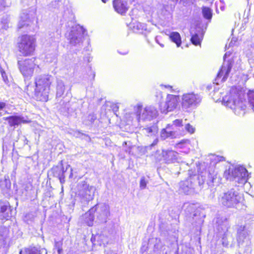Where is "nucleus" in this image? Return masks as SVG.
Returning <instances> with one entry per match:
<instances>
[{
  "instance_id": "nucleus-1",
  "label": "nucleus",
  "mask_w": 254,
  "mask_h": 254,
  "mask_svg": "<svg viewBox=\"0 0 254 254\" xmlns=\"http://www.w3.org/2000/svg\"><path fill=\"white\" fill-rule=\"evenodd\" d=\"M54 79L50 75L38 76L33 84L30 83L26 86L27 94L37 101L47 102L49 99L50 85Z\"/></svg>"
},
{
  "instance_id": "nucleus-2",
  "label": "nucleus",
  "mask_w": 254,
  "mask_h": 254,
  "mask_svg": "<svg viewBox=\"0 0 254 254\" xmlns=\"http://www.w3.org/2000/svg\"><path fill=\"white\" fill-rule=\"evenodd\" d=\"M243 96L241 91H238L236 88H232L229 94L223 97V103L225 106L233 110L235 114L239 116L244 115L246 106Z\"/></svg>"
},
{
  "instance_id": "nucleus-3",
  "label": "nucleus",
  "mask_w": 254,
  "mask_h": 254,
  "mask_svg": "<svg viewBox=\"0 0 254 254\" xmlns=\"http://www.w3.org/2000/svg\"><path fill=\"white\" fill-rule=\"evenodd\" d=\"M243 200L242 194L237 187L231 188L222 193L219 196L220 204L226 208H237Z\"/></svg>"
},
{
  "instance_id": "nucleus-4",
  "label": "nucleus",
  "mask_w": 254,
  "mask_h": 254,
  "mask_svg": "<svg viewBox=\"0 0 254 254\" xmlns=\"http://www.w3.org/2000/svg\"><path fill=\"white\" fill-rule=\"evenodd\" d=\"M21 2L24 6L31 5L29 11L24 10L20 15V20L18 23V28L21 29L24 26H28L33 22L36 15V8L34 7L36 3V0H21Z\"/></svg>"
},
{
  "instance_id": "nucleus-5",
  "label": "nucleus",
  "mask_w": 254,
  "mask_h": 254,
  "mask_svg": "<svg viewBox=\"0 0 254 254\" xmlns=\"http://www.w3.org/2000/svg\"><path fill=\"white\" fill-rule=\"evenodd\" d=\"M96 188L87 184L85 182H81L79 185V190L76 194V199H78L82 205L87 204L93 200Z\"/></svg>"
},
{
  "instance_id": "nucleus-6",
  "label": "nucleus",
  "mask_w": 254,
  "mask_h": 254,
  "mask_svg": "<svg viewBox=\"0 0 254 254\" xmlns=\"http://www.w3.org/2000/svg\"><path fill=\"white\" fill-rule=\"evenodd\" d=\"M35 38L31 36L23 35L18 39L17 46L18 51L23 56L31 55L35 50Z\"/></svg>"
},
{
  "instance_id": "nucleus-7",
  "label": "nucleus",
  "mask_w": 254,
  "mask_h": 254,
  "mask_svg": "<svg viewBox=\"0 0 254 254\" xmlns=\"http://www.w3.org/2000/svg\"><path fill=\"white\" fill-rule=\"evenodd\" d=\"M227 179L237 182L239 184L244 185L247 182L248 172L243 166H238L234 169H229L224 173Z\"/></svg>"
},
{
  "instance_id": "nucleus-8",
  "label": "nucleus",
  "mask_w": 254,
  "mask_h": 254,
  "mask_svg": "<svg viewBox=\"0 0 254 254\" xmlns=\"http://www.w3.org/2000/svg\"><path fill=\"white\" fill-rule=\"evenodd\" d=\"M203 176L193 175L190 176L186 180L180 183V191L186 194H190L194 192L195 187L198 184L199 186L204 183Z\"/></svg>"
},
{
  "instance_id": "nucleus-9",
  "label": "nucleus",
  "mask_w": 254,
  "mask_h": 254,
  "mask_svg": "<svg viewBox=\"0 0 254 254\" xmlns=\"http://www.w3.org/2000/svg\"><path fill=\"white\" fill-rule=\"evenodd\" d=\"M202 97L197 93L194 92L185 93L182 96L181 106L183 111H188L189 109H193L199 105Z\"/></svg>"
},
{
  "instance_id": "nucleus-10",
  "label": "nucleus",
  "mask_w": 254,
  "mask_h": 254,
  "mask_svg": "<svg viewBox=\"0 0 254 254\" xmlns=\"http://www.w3.org/2000/svg\"><path fill=\"white\" fill-rule=\"evenodd\" d=\"M86 31L82 26L79 25L73 26L70 32L67 35V39L69 40L71 45L73 46H80L82 43V39Z\"/></svg>"
},
{
  "instance_id": "nucleus-11",
  "label": "nucleus",
  "mask_w": 254,
  "mask_h": 254,
  "mask_svg": "<svg viewBox=\"0 0 254 254\" xmlns=\"http://www.w3.org/2000/svg\"><path fill=\"white\" fill-rule=\"evenodd\" d=\"M216 223L217 224V229L218 231V234L222 237V244L224 247H227L229 245L228 237L229 236L228 230L229 228V223L226 218H218Z\"/></svg>"
},
{
  "instance_id": "nucleus-12",
  "label": "nucleus",
  "mask_w": 254,
  "mask_h": 254,
  "mask_svg": "<svg viewBox=\"0 0 254 254\" xmlns=\"http://www.w3.org/2000/svg\"><path fill=\"white\" fill-rule=\"evenodd\" d=\"M92 208H96L94 213L96 221L99 223H106L110 214L109 206L105 203L97 204Z\"/></svg>"
},
{
  "instance_id": "nucleus-13",
  "label": "nucleus",
  "mask_w": 254,
  "mask_h": 254,
  "mask_svg": "<svg viewBox=\"0 0 254 254\" xmlns=\"http://www.w3.org/2000/svg\"><path fill=\"white\" fill-rule=\"evenodd\" d=\"M142 106H137L136 114L138 122L145 120H151L155 118L158 115V111L153 106L146 107L144 108L142 114L140 113Z\"/></svg>"
},
{
  "instance_id": "nucleus-14",
  "label": "nucleus",
  "mask_w": 254,
  "mask_h": 254,
  "mask_svg": "<svg viewBox=\"0 0 254 254\" xmlns=\"http://www.w3.org/2000/svg\"><path fill=\"white\" fill-rule=\"evenodd\" d=\"M34 59H27L23 61H19L18 64L21 73L24 77H30L32 75L34 69L36 66L34 63Z\"/></svg>"
},
{
  "instance_id": "nucleus-15",
  "label": "nucleus",
  "mask_w": 254,
  "mask_h": 254,
  "mask_svg": "<svg viewBox=\"0 0 254 254\" xmlns=\"http://www.w3.org/2000/svg\"><path fill=\"white\" fill-rule=\"evenodd\" d=\"M180 98L179 96L169 94L167 95L166 102L160 105L161 113L167 114L173 111L177 107Z\"/></svg>"
},
{
  "instance_id": "nucleus-16",
  "label": "nucleus",
  "mask_w": 254,
  "mask_h": 254,
  "mask_svg": "<svg viewBox=\"0 0 254 254\" xmlns=\"http://www.w3.org/2000/svg\"><path fill=\"white\" fill-rule=\"evenodd\" d=\"M206 174H207V179L206 178L204 179L206 180L207 184L209 186H218L220 184V177L218 176L217 172L216 171L214 166H209Z\"/></svg>"
},
{
  "instance_id": "nucleus-17",
  "label": "nucleus",
  "mask_w": 254,
  "mask_h": 254,
  "mask_svg": "<svg viewBox=\"0 0 254 254\" xmlns=\"http://www.w3.org/2000/svg\"><path fill=\"white\" fill-rule=\"evenodd\" d=\"M251 232L245 227L240 228L238 231L237 242L239 247L248 246L250 244Z\"/></svg>"
},
{
  "instance_id": "nucleus-18",
  "label": "nucleus",
  "mask_w": 254,
  "mask_h": 254,
  "mask_svg": "<svg viewBox=\"0 0 254 254\" xmlns=\"http://www.w3.org/2000/svg\"><path fill=\"white\" fill-rule=\"evenodd\" d=\"M233 66V62L231 60H228L227 62H224L222 65L221 69L217 73V77L215 79L216 84H219L218 80L222 76L223 78L221 79L222 81H225L231 70Z\"/></svg>"
},
{
  "instance_id": "nucleus-19",
  "label": "nucleus",
  "mask_w": 254,
  "mask_h": 254,
  "mask_svg": "<svg viewBox=\"0 0 254 254\" xmlns=\"http://www.w3.org/2000/svg\"><path fill=\"white\" fill-rule=\"evenodd\" d=\"M12 216V209L7 201H0V220L1 222L9 220Z\"/></svg>"
},
{
  "instance_id": "nucleus-20",
  "label": "nucleus",
  "mask_w": 254,
  "mask_h": 254,
  "mask_svg": "<svg viewBox=\"0 0 254 254\" xmlns=\"http://www.w3.org/2000/svg\"><path fill=\"white\" fill-rule=\"evenodd\" d=\"M70 167L69 165H67L66 169L64 170L63 165V161H61L59 165L52 167L51 170V172L54 177H57L59 179L61 184H63L65 182L64 173L66 171L67 169Z\"/></svg>"
},
{
  "instance_id": "nucleus-21",
  "label": "nucleus",
  "mask_w": 254,
  "mask_h": 254,
  "mask_svg": "<svg viewBox=\"0 0 254 254\" xmlns=\"http://www.w3.org/2000/svg\"><path fill=\"white\" fill-rule=\"evenodd\" d=\"M4 120L8 122L9 126L14 127L21 124H26L29 122L27 118H25L22 116H10L6 117Z\"/></svg>"
},
{
  "instance_id": "nucleus-22",
  "label": "nucleus",
  "mask_w": 254,
  "mask_h": 254,
  "mask_svg": "<svg viewBox=\"0 0 254 254\" xmlns=\"http://www.w3.org/2000/svg\"><path fill=\"white\" fill-rule=\"evenodd\" d=\"M162 155L163 160L167 164L174 163L178 160V153L172 150H163Z\"/></svg>"
},
{
  "instance_id": "nucleus-23",
  "label": "nucleus",
  "mask_w": 254,
  "mask_h": 254,
  "mask_svg": "<svg viewBox=\"0 0 254 254\" xmlns=\"http://www.w3.org/2000/svg\"><path fill=\"white\" fill-rule=\"evenodd\" d=\"M113 3L115 10L121 14L126 13L128 10L127 0H114Z\"/></svg>"
},
{
  "instance_id": "nucleus-24",
  "label": "nucleus",
  "mask_w": 254,
  "mask_h": 254,
  "mask_svg": "<svg viewBox=\"0 0 254 254\" xmlns=\"http://www.w3.org/2000/svg\"><path fill=\"white\" fill-rule=\"evenodd\" d=\"M183 208L187 215H190V217L194 218L197 216L198 211L197 210V206L193 203L189 202L185 203L183 205Z\"/></svg>"
},
{
  "instance_id": "nucleus-25",
  "label": "nucleus",
  "mask_w": 254,
  "mask_h": 254,
  "mask_svg": "<svg viewBox=\"0 0 254 254\" xmlns=\"http://www.w3.org/2000/svg\"><path fill=\"white\" fill-rule=\"evenodd\" d=\"M91 241L93 245H99L100 246L103 245L105 247V245L108 244V239L104 235L98 234L95 236L92 235Z\"/></svg>"
},
{
  "instance_id": "nucleus-26",
  "label": "nucleus",
  "mask_w": 254,
  "mask_h": 254,
  "mask_svg": "<svg viewBox=\"0 0 254 254\" xmlns=\"http://www.w3.org/2000/svg\"><path fill=\"white\" fill-rule=\"evenodd\" d=\"M176 135V130L172 129L171 126L168 124L165 128H163L161 132V138L165 140L168 138H174Z\"/></svg>"
},
{
  "instance_id": "nucleus-27",
  "label": "nucleus",
  "mask_w": 254,
  "mask_h": 254,
  "mask_svg": "<svg viewBox=\"0 0 254 254\" xmlns=\"http://www.w3.org/2000/svg\"><path fill=\"white\" fill-rule=\"evenodd\" d=\"M143 134L148 136H156L158 131V127L156 124L147 126L142 129Z\"/></svg>"
},
{
  "instance_id": "nucleus-28",
  "label": "nucleus",
  "mask_w": 254,
  "mask_h": 254,
  "mask_svg": "<svg viewBox=\"0 0 254 254\" xmlns=\"http://www.w3.org/2000/svg\"><path fill=\"white\" fill-rule=\"evenodd\" d=\"M65 89V87L64 82L61 79H58L56 85V99L58 100L59 99L63 97Z\"/></svg>"
},
{
  "instance_id": "nucleus-29",
  "label": "nucleus",
  "mask_w": 254,
  "mask_h": 254,
  "mask_svg": "<svg viewBox=\"0 0 254 254\" xmlns=\"http://www.w3.org/2000/svg\"><path fill=\"white\" fill-rule=\"evenodd\" d=\"M130 27L134 32L137 33H143L147 29L146 24L136 21L131 24Z\"/></svg>"
},
{
  "instance_id": "nucleus-30",
  "label": "nucleus",
  "mask_w": 254,
  "mask_h": 254,
  "mask_svg": "<svg viewBox=\"0 0 254 254\" xmlns=\"http://www.w3.org/2000/svg\"><path fill=\"white\" fill-rule=\"evenodd\" d=\"M95 211L96 208L92 207L84 216V221L89 226L93 225L94 218L95 216L94 213L95 212Z\"/></svg>"
},
{
  "instance_id": "nucleus-31",
  "label": "nucleus",
  "mask_w": 254,
  "mask_h": 254,
  "mask_svg": "<svg viewBox=\"0 0 254 254\" xmlns=\"http://www.w3.org/2000/svg\"><path fill=\"white\" fill-rule=\"evenodd\" d=\"M170 40L175 43L177 47L181 46L182 40L180 34L177 32H172L169 35Z\"/></svg>"
},
{
  "instance_id": "nucleus-32",
  "label": "nucleus",
  "mask_w": 254,
  "mask_h": 254,
  "mask_svg": "<svg viewBox=\"0 0 254 254\" xmlns=\"http://www.w3.org/2000/svg\"><path fill=\"white\" fill-rule=\"evenodd\" d=\"M19 254H41L40 250L35 247H29L21 250Z\"/></svg>"
},
{
  "instance_id": "nucleus-33",
  "label": "nucleus",
  "mask_w": 254,
  "mask_h": 254,
  "mask_svg": "<svg viewBox=\"0 0 254 254\" xmlns=\"http://www.w3.org/2000/svg\"><path fill=\"white\" fill-rule=\"evenodd\" d=\"M11 186L10 182L9 179H1L0 180V188L3 191H7Z\"/></svg>"
},
{
  "instance_id": "nucleus-34",
  "label": "nucleus",
  "mask_w": 254,
  "mask_h": 254,
  "mask_svg": "<svg viewBox=\"0 0 254 254\" xmlns=\"http://www.w3.org/2000/svg\"><path fill=\"white\" fill-rule=\"evenodd\" d=\"M9 28V19L7 15L3 16L0 21V30H6Z\"/></svg>"
},
{
  "instance_id": "nucleus-35",
  "label": "nucleus",
  "mask_w": 254,
  "mask_h": 254,
  "mask_svg": "<svg viewBox=\"0 0 254 254\" xmlns=\"http://www.w3.org/2000/svg\"><path fill=\"white\" fill-rule=\"evenodd\" d=\"M8 229L4 226H0V241H3L8 235Z\"/></svg>"
},
{
  "instance_id": "nucleus-36",
  "label": "nucleus",
  "mask_w": 254,
  "mask_h": 254,
  "mask_svg": "<svg viewBox=\"0 0 254 254\" xmlns=\"http://www.w3.org/2000/svg\"><path fill=\"white\" fill-rule=\"evenodd\" d=\"M63 2L62 0H58L51 2L49 4V8L52 10H54L55 9H59L62 6Z\"/></svg>"
},
{
  "instance_id": "nucleus-37",
  "label": "nucleus",
  "mask_w": 254,
  "mask_h": 254,
  "mask_svg": "<svg viewBox=\"0 0 254 254\" xmlns=\"http://www.w3.org/2000/svg\"><path fill=\"white\" fill-rule=\"evenodd\" d=\"M248 100L250 106L254 112V90H250L248 92Z\"/></svg>"
},
{
  "instance_id": "nucleus-38",
  "label": "nucleus",
  "mask_w": 254,
  "mask_h": 254,
  "mask_svg": "<svg viewBox=\"0 0 254 254\" xmlns=\"http://www.w3.org/2000/svg\"><path fill=\"white\" fill-rule=\"evenodd\" d=\"M202 14L203 17L208 20H210L212 18V11L210 8L207 7H203Z\"/></svg>"
},
{
  "instance_id": "nucleus-39",
  "label": "nucleus",
  "mask_w": 254,
  "mask_h": 254,
  "mask_svg": "<svg viewBox=\"0 0 254 254\" xmlns=\"http://www.w3.org/2000/svg\"><path fill=\"white\" fill-rule=\"evenodd\" d=\"M182 120H175V121H173V123L172 125H170V126H171V127L172 128V129L174 130H176L177 131V127H179L178 128V129L179 130H180V128H182V129H183V125L182 124Z\"/></svg>"
},
{
  "instance_id": "nucleus-40",
  "label": "nucleus",
  "mask_w": 254,
  "mask_h": 254,
  "mask_svg": "<svg viewBox=\"0 0 254 254\" xmlns=\"http://www.w3.org/2000/svg\"><path fill=\"white\" fill-rule=\"evenodd\" d=\"M190 41L192 44L195 46L200 45L201 39L200 38L197 34H194L191 36Z\"/></svg>"
},
{
  "instance_id": "nucleus-41",
  "label": "nucleus",
  "mask_w": 254,
  "mask_h": 254,
  "mask_svg": "<svg viewBox=\"0 0 254 254\" xmlns=\"http://www.w3.org/2000/svg\"><path fill=\"white\" fill-rule=\"evenodd\" d=\"M97 119L96 115L94 113H91L88 115L87 117V121L86 124L87 125H92L94 121Z\"/></svg>"
},
{
  "instance_id": "nucleus-42",
  "label": "nucleus",
  "mask_w": 254,
  "mask_h": 254,
  "mask_svg": "<svg viewBox=\"0 0 254 254\" xmlns=\"http://www.w3.org/2000/svg\"><path fill=\"white\" fill-rule=\"evenodd\" d=\"M51 40L54 42H59L60 38V34L57 31L56 33H52L50 34Z\"/></svg>"
},
{
  "instance_id": "nucleus-43",
  "label": "nucleus",
  "mask_w": 254,
  "mask_h": 254,
  "mask_svg": "<svg viewBox=\"0 0 254 254\" xmlns=\"http://www.w3.org/2000/svg\"><path fill=\"white\" fill-rule=\"evenodd\" d=\"M10 2L6 0H0V12L3 11L6 7L9 6Z\"/></svg>"
},
{
  "instance_id": "nucleus-44",
  "label": "nucleus",
  "mask_w": 254,
  "mask_h": 254,
  "mask_svg": "<svg viewBox=\"0 0 254 254\" xmlns=\"http://www.w3.org/2000/svg\"><path fill=\"white\" fill-rule=\"evenodd\" d=\"M158 139L157 138H155L153 140V142L147 146H145V149L146 151L151 150L152 148L157 144Z\"/></svg>"
},
{
  "instance_id": "nucleus-45",
  "label": "nucleus",
  "mask_w": 254,
  "mask_h": 254,
  "mask_svg": "<svg viewBox=\"0 0 254 254\" xmlns=\"http://www.w3.org/2000/svg\"><path fill=\"white\" fill-rule=\"evenodd\" d=\"M185 128L186 130L190 133H194L195 131V128L192 126H191L190 124H186L185 125Z\"/></svg>"
},
{
  "instance_id": "nucleus-46",
  "label": "nucleus",
  "mask_w": 254,
  "mask_h": 254,
  "mask_svg": "<svg viewBox=\"0 0 254 254\" xmlns=\"http://www.w3.org/2000/svg\"><path fill=\"white\" fill-rule=\"evenodd\" d=\"M147 182L145 180V178L144 177H141L140 183H139V186L141 189L143 190L144 189L147 185Z\"/></svg>"
},
{
  "instance_id": "nucleus-47",
  "label": "nucleus",
  "mask_w": 254,
  "mask_h": 254,
  "mask_svg": "<svg viewBox=\"0 0 254 254\" xmlns=\"http://www.w3.org/2000/svg\"><path fill=\"white\" fill-rule=\"evenodd\" d=\"M0 72L1 73V76L2 77L3 80L5 83H7L8 82V78L6 76V73L4 70L0 67Z\"/></svg>"
},
{
  "instance_id": "nucleus-48",
  "label": "nucleus",
  "mask_w": 254,
  "mask_h": 254,
  "mask_svg": "<svg viewBox=\"0 0 254 254\" xmlns=\"http://www.w3.org/2000/svg\"><path fill=\"white\" fill-rule=\"evenodd\" d=\"M62 243L61 241L55 242V247L56 249H60L62 248Z\"/></svg>"
},
{
  "instance_id": "nucleus-49",
  "label": "nucleus",
  "mask_w": 254,
  "mask_h": 254,
  "mask_svg": "<svg viewBox=\"0 0 254 254\" xmlns=\"http://www.w3.org/2000/svg\"><path fill=\"white\" fill-rule=\"evenodd\" d=\"M69 103H66L64 108H65V111L67 114H69L71 113V110L68 107Z\"/></svg>"
},
{
  "instance_id": "nucleus-50",
  "label": "nucleus",
  "mask_w": 254,
  "mask_h": 254,
  "mask_svg": "<svg viewBox=\"0 0 254 254\" xmlns=\"http://www.w3.org/2000/svg\"><path fill=\"white\" fill-rule=\"evenodd\" d=\"M6 106V103L4 102H0V110L3 109Z\"/></svg>"
},
{
  "instance_id": "nucleus-51",
  "label": "nucleus",
  "mask_w": 254,
  "mask_h": 254,
  "mask_svg": "<svg viewBox=\"0 0 254 254\" xmlns=\"http://www.w3.org/2000/svg\"><path fill=\"white\" fill-rule=\"evenodd\" d=\"M105 254H117L115 252L112 251H106V250L105 251Z\"/></svg>"
},
{
  "instance_id": "nucleus-52",
  "label": "nucleus",
  "mask_w": 254,
  "mask_h": 254,
  "mask_svg": "<svg viewBox=\"0 0 254 254\" xmlns=\"http://www.w3.org/2000/svg\"><path fill=\"white\" fill-rule=\"evenodd\" d=\"M155 41L161 47H164V45L163 44H161L160 42L158 41V37L155 38Z\"/></svg>"
},
{
  "instance_id": "nucleus-53",
  "label": "nucleus",
  "mask_w": 254,
  "mask_h": 254,
  "mask_svg": "<svg viewBox=\"0 0 254 254\" xmlns=\"http://www.w3.org/2000/svg\"><path fill=\"white\" fill-rule=\"evenodd\" d=\"M24 144H28V140L27 139V138L24 136Z\"/></svg>"
},
{
  "instance_id": "nucleus-54",
  "label": "nucleus",
  "mask_w": 254,
  "mask_h": 254,
  "mask_svg": "<svg viewBox=\"0 0 254 254\" xmlns=\"http://www.w3.org/2000/svg\"><path fill=\"white\" fill-rule=\"evenodd\" d=\"M230 53H226L223 57V59L224 60H225V59L226 58L227 56H229Z\"/></svg>"
},
{
  "instance_id": "nucleus-55",
  "label": "nucleus",
  "mask_w": 254,
  "mask_h": 254,
  "mask_svg": "<svg viewBox=\"0 0 254 254\" xmlns=\"http://www.w3.org/2000/svg\"><path fill=\"white\" fill-rule=\"evenodd\" d=\"M57 251L59 254H61L63 252V249H57Z\"/></svg>"
},
{
  "instance_id": "nucleus-56",
  "label": "nucleus",
  "mask_w": 254,
  "mask_h": 254,
  "mask_svg": "<svg viewBox=\"0 0 254 254\" xmlns=\"http://www.w3.org/2000/svg\"><path fill=\"white\" fill-rule=\"evenodd\" d=\"M119 53L120 54H122V53H120V52H119ZM127 52H126L125 53H123V55H126L127 54Z\"/></svg>"
},
{
  "instance_id": "nucleus-57",
  "label": "nucleus",
  "mask_w": 254,
  "mask_h": 254,
  "mask_svg": "<svg viewBox=\"0 0 254 254\" xmlns=\"http://www.w3.org/2000/svg\"><path fill=\"white\" fill-rule=\"evenodd\" d=\"M72 176V172H71V173H70V174L69 175V178H71Z\"/></svg>"
},
{
  "instance_id": "nucleus-58",
  "label": "nucleus",
  "mask_w": 254,
  "mask_h": 254,
  "mask_svg": "<svg viewBox=\"0 0 254 254\" xmlns=\"http://www.w3.org/2000/svg\"><path fill=\"white\" fill-rule=\"evenodd\" d=\"M107 0H102V2L104 3H105L107 1Z\"/></svg>"
},
{
  "instance_id": "nucleus-59",
  "label": "nucleus",
  "mask_w": 254,
  "mask_h": 254,
  "mask_svg": "<svg viewBox=\"0 0 254 254\" xmlns=\"http://www.w3.org/2000/svg\"><path fill=\"white\" fill-rule=\"evenodd\" d=\"M252 214L254 215V210L251 212Z\"/></svg>"
},
{
  "instance_id": "nucleus-60",
  "label": "nucleus",
  "mask_w": 254,
  "mask_h": 254,
  "mask_svg": "<svg viewBox=\"0 0 254 254\" xmlns=\"http://www.w3.org/2000/svg\"><path fill=\"white\" fill-rule=\"evenodd\" d=\"M173 1H177L178 0H171Z\"/></svg>"
},
{
  "instance_id": "nucleus-61",
  "label": "nucleus",
  "mask_w": 254,
  "mask_h": 254,
  "mask_svg": "<svg viewBox=\"0 0 254 254\" xmlns=\"http://www.w3.org/2000/svg\"><path fill=\"white\" fill-rule=\"evenodd\" d=\"M53 59H54V60H55L56 59L55 56H53Z\"/></svg>"
},
{
  "instance_id": "nucleus-62",
  "label": "nucleus",
  "mask_w": 254,
  "mask_h": 254,
  "mask_svg": "<svg viewBox=\"0 0 254 254\" xmlns=\"http://www.w3.org/2000/svg\"><path fill=\"white\" fill-rule=\"evenodd\" d=\"M46 59H48V55H47V56H46Z\"/></svg>"
},
{
  "instance_id": "nucleus-63",
  "label": "nucleus",
  "mask_w": 254,
  "mask_h": 254,
  "mask_svg": "<svg viewBox=\"0 0 254 254\" xmlns=\"http://www.w3.org/2000/svg\"><path fill=\"white\" fill-rule=\"evenodd\" d=\"M15 145V143H13V146H14Z\"/></svg>"
},
{
  "instance_id": "nucleus-64",
  "label": "nucleus",
  "mask_w": 254,
  "mask_h": 254,
  "mask_svg": "<svg viewBox=\"0 0 254 254\" xmlns=\"http://www.w3.org/2000/svg\"><path fill=\"white\" fill-rule=\"evenodd\" d=\"M77 135H79L80 134L79 132H77Z\"/></svg>"
}]
</instances>
